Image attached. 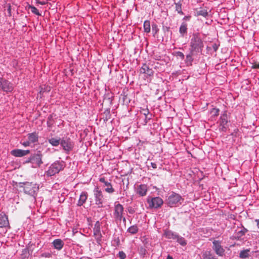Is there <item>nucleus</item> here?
Returning a JSON list of instances; mask_svg holds the SVG:
<instances>
[{"instance_id":"14","label":"nucleus","mask_w":259,"mask_h":259,"mask_svg":"<svg viewBox=\"0 0 259 259\" xmlns=\"http://www.w3.org/2000/svg\"><path fill=\"white\" fill-rule=\"evenodd\" d=\"M148 187L145 184H140L137 186L136 193L140 196H144L147 194Z\"/></svg>"},{"instance_id":"27","label":"nucleus","mask_w":259,"mask_h":259,"mask_svg":"<svg viewBox=\"0 0 259 259\" xmlns=\"http://www.w3.org/2000/svg\"><path fill=\"white\" fill-rule=\"evenodd\" d=\"M94 234L101 233L100 223L99 221H97L93 228Z\"/></svg>"},{"instance_id":"1","label":"nucleus","mask_w":259,"mask_h":259,"mask_svg":"<svg viewBox=\"0 0 259 259\" xmlns=\"http://www.w3.org/2000/svg\"><path fill=\"white\" fill-rule=\"evenodd\" d=\"M203 47V42L200 34L198 32L193 33L190 38L189 51L196 53H201Z\"/></svg>"},{"instance_id":"45","label":"nucleus","mask_w":259,"mask_h":259,"mask_svg":"<svg viewBox=\"0 0 259 259\" xmlns=\"http://www.w3.org/2000/svg\"><path fill=\"white\" fill-rule=\"evenodd\" d=\"M80 259H89V258H85V257H81Z\"/></svg>"},{"instance_id":"6","label":"nucleus","mask_w":259,"mask_h":259,"mask_svg":"<svg viewBox=\"0 0 259 259\" xmlns=\"http://www.w3.org/2000/svg\"><path fill=\"white\" fill-rule=\"evenodd\" d=\"M26 162L31 163L32 165V166L34 168L39 167L42 163V154L38 151L36 153L31 155Z\"/></svg>"},{"instance_id":"23","label":"nucleus","mask_w":259,"mask_h":259,"mask_svg":"<svg viewBox=\"0 0 259 259\" xmlns=\"http://www.w3.org/2000/svg\"><path fill=\"white\" fill-rule=\"evenodd\" d=\"M202 259H217L210 251H205L202 253Z\"/></svg>"},{"instance_id":"34","label":"nucleus","mask_w":259,"mask_h":259,"mask_svg":"<svg viewBox=\"0 0 259 259\" xmlns=\"http://www.w3.org/2000/svg\"><path fill=\"white\" fill-rule=\"evenodd\" d=\"M28 8L31 10V11L32 13L37 15L40 16L41 14L39 12L38 10L34 6L29 5Z\"/></svg>"},{"instance_id":"29","label":"nucleus","mask_w":259,"mask_h":259,"mask_svg":"<svg viewBox=\"0 0 259 259\" xmlns=\"http://www.w3.org/2000/svg\"><path fill=\"white\" fill-rule=\"evenodd\" d=\"M144 31L146 33L150 32V22L149 21H145L144 23Z\"/></svg>"},{"instance_id":"30","label":"nucleus","mask_w":259,"mask_h":259,"mask_svg":"<svg viewBox=\"0 0 259 259\" xmlns=\"http://www.w3.org/2000/svg\"><path fill=\"white\" fill-rule=\"evenodd\" d=\"M249 249H246L241 251L239 253V257L241 258H246L248 257L249 256Z\"/></svg>"},{"instance_id":"20","label":"nucleus","mask_w":259,"mask_h":259,"mask_svg":"<svg viewBox=\"0 0 259 259\" xmlns=\"http://www.w3.org/2000/svg\"><path fill=\"white\" fill-rule=\"evenodd\" d=\"M195 54H196V52H191V51H190L189 53L186 55L185 63L186 64L187 66H191L192 65V62L194 60L193 56Z\"/></svg>"},{"instance_id":"39","label":"nucleus","mask_w":259,"mask_h":259,"mask_svg":"<svg viewBox=\"0 0 259 259\" xmlns=\"http://www.w3.org/2000/svg\"><path fill=\"white\" fill-rule=\"evenodd\" d=\"M252 68L253 69H259V62L258 63H254L252 66Z\"/></svg>"},{"instance_id":"36","label":"nucleus","mask_w":259,"mask_h":259,"mask_svg":"<svg viewBox=\"0 0 259 259\" xmlns=\"http://www.w3.org/2000/svg\"><path fill=\"white\" fill-rule=\"evenodd\" d=\"M175 55L176 57L181 58V59H182V60H183L185 58L184 54L182 52H180V51L176 52L175 53Z\"/></svg>"},{"instance_id":"12","label":"nucleus","mask_w":259,"mask_h":259,"mask_svg":"<svg viewBox=\"0 0 259 259\" xmlns=\"http://www.w3.org/2000/svg\"><path fill=\"white\" fill-rule=\"evenodd\" d=\"M212 248L215 253L219 256H222L224 254L225 249L221 245V241L219 240H214L212 242Z\"/></svg>"},{"instance_id":"43","label":"nucleus","mask_w":259,"mask_h":259,"mask_svg":"<svg viewBox=\"0 0 259 259\" xmlns=\"http://www.w3.org/2000/svg\"><path fill=\"white\" fill-rule=\"evenodd\" d=\"M255 222L256 223L257 227L259 229V219L255 220Z\"/></svg>"},{"instance_id":"18","label":"nucleus","mask_w":259,"mask_h":259,"mask_svg":"<svg viewBox=\"0 0 259 259\" xmlns=\"http://www.w3.org/2000/svg\"><path fill=\"white\" fill-rule=\"evenodd\" d=\"M178 234L171 230H165L164 236L167 239L175 240L178 237Z\"/></svg>"},{"instance_id":"8","label":"nucleus","mask_w":259,"mask_h":259,"mask_svg":"<svg viewBox=\"0 0 259 259\" xmlns=\"http://www.w3.org/2000/svg\"><path fill=\"white\" fill-rule=\"evenodd\" d=\"M60 145L66 153H69L74 147L73 142L67 137H63L61 139Z\"/></svg>"},{"instance_id":"25","label":"nucleus","mask_w":259,"mask_h":259,"mask_svg":"<svg viewBox=\"0 0 259 259\" xmlns=\"http://www.w3.org/2000/svg\"><path fill=\"white\" fill-rule=\"evenodd\" d=\"M187 32V24L185 22H183L179 28V32L181 36L184 37V35Z\"/></svg>"},{"instance_id":"7","label":"nucleus","mask_w":259,"mask_h":259,"mask_svg":"<svg viewBox=\"0 0 259 259\" xmlns=\"http://www.w3.org/2000/svg\"><path fill=\"white\" fill-rule=\"evenodd\" d=\"M147 202L149 205V208L151 209H157L162 206L163 203V200L160 197H148Z\"/></svg>"},{"instance_id":"13","label":"nucleus","mask_w":259,"mask_h":259,"mask_svg":"<svg viewBox=\"0 0 259 259\" xmlns=\"http://www.w3.org/2000/svg\"><path fill=\"white\" fill-rule=\"evenodd\" d=\"M99 181L104 184L103 187H105V191L108 193H112L114 192V189L112 187L111 184L105 180L104 178H101Z\"/></svg>"},{"instance_id":"3","label":"nucleus","mask_w":259,"mask_h":259,"mask_svg":"<svg viewBox=\"0 0 259 259\" xmlns=\"http://www.w3.org/2000/svg\"><path fill=\"white\" fill-rule=\"evenodd\" d=\"M184 201V199L179 194L172 192L168 196L166 203L170 207H176L181 205Z\"/></svg>"},{"instance_id":"38","label":"nucleus","mask_w":259,"mask_h":259,"mask_svg":"<svg viewBox=\"0 0 259 259\" xmlns=\"http://www.w3.org/2000/svg\"><path fill=\"white\" fill-rule=\"evenodd\" d=\"M118 256L120 259H125L126 256V254L123 251H119Z\"/></svg>"},{"instance_id":"33","label":"nucleus","mask_w":259,"mask_h":259,"mask_svg":"<svg viewBox=\"0 0 259 259\" xmlns=\"http://www.w3.org/2000/svg\"><path fill=\"white\" fill-rule=\"evenodd\" d=\"M219 111L220 110L218 108H212L210 112L211 118H214L218 116Z\"/></svg>"},{"instance_id":"28","label":"nucleus","mask_w":259,"mask_h":259,"mask_svg":"<svg viewBox=\"0 0 259 259\" xmlns=\"http://www.w3.org/2000/svg\"><path fill=\"white\" fill-rule=\"evenodd\" d=\"M138 227L137 225H133L128 228L127 231L131 234L134 235L138 232Z\"/></svg>"},{"instance_id":"37","label":"nucleus","mask_w":259,"mask_h":259,"mask_svg":"<svg viewBox=\"0 0 259 259\" xmlns=\"http://www.w3.org/2000/svg\"><path fill=\"white\" fill-rule=\"evenodd\" d=\"M149 112L148 109L146 110H143V114L144 115L145 117V123H147V119H150V118L148 117V115L149 114Z\"/></svg>"},{"instance_id":"19","label":"nucleus","mask_w":259,"mask_h":259,"mask_svg":"<svg viewBox=\"0 0 259 259\" xmlns=\"http://www.w3.org/2000/svg\"><path fill=\"white\" fill-rule=\"evenodd\" d=\"M9 226L8 217L4 214L0 215V227H6Z\"/></svg>"},{"instance_id":"40","label":"nucleus","mask_w":259,"mask_h":259,"mask_svg":"<svg viewBox=\"0 0 259 259\" xmlns=\"http://www.w3.org/2000/svg\"><path fill=\"white\" fill-rule=\"evenodd\" d=\"M30 144L31 143L30 142H29L28 140L27 141L24 142L22 143V145H23L24 147L29 146H30Z\"/></svg>"},{"instance_id":"16","label":"nucleus","mask_w":259,"mask_h":259,"mask_svg":"<svg viewBox=\"0 0 259 259\" xmlns=\"http://www.w3.org/2000/svg\"><path fill=\"white\" fill-rule=\"evenodd\" d=\"M88 197V194L85 191H83L81 193L79 196V200H78L77 205L78 206H81L84 204Z\"/></svg>"},{"instance_id":"26","label":"nucleus","mask_w":259,"mask_h":259,"mask_svg":"<svg viewBox=\"0 0 259 259\" xmlns=\"http://www.w3.org/2000/svg\"><path fill=\"white\" fill-rule=\"evenodd\" d=\"M60 138H51L48 139L49 143L51 144L53 146H58L61 143Z\"/></svg>"},{"instance_id":"21","label":"nucleus","mask_w":259,"mask_h":259,"mask_svg":"<svg viewBox=\"0 0 259 259\" xmlns=\"http://www.w3.org/2000/svg\"><path fill=\"white\" fill-rule=\"evenodd\" d=\"M52 244L55 249L60 250L63 248L64 243L62 240L56 239L53 241Z\"/></svg>"},{"instance_id":"4","label":"nucleus","mask_w":259,"mask_h":259,"mask_svg":"<svg viewBox=\"0 0 259 259\" xmlns=\"http://www.w3.org/2000/svg\"><path fill=\"white\" fill-rule=\"evenodd\" d=\"M64 167V164L62 161H57L53 163L49 167V169L46 171V175L48 176H52L58 173Z\"/></svg>"},{"instance_id":"5","label":"nucleus","mask_w":259,"mask_h":259,"mask_svg":"<svg viewBox=\"0 0 259 259\" xmlns=\"http://www.w3.org/2000/svg\"><path fill=\"white\" fill-rule=\"evenodd\" d=\"M124 208L123 206L120 203L116 202L114 205V209L113 212V217L116 221H121L123 220V222L126 221L125 217H123Z\"/></svg>"},{"instance_id":"35","label":"nucleus","mask_w":259,"mask_h":259,"mask_svg":"<svg viewBox=\"0 0 259 259\" xmlns=\"http://www.w3.org/2000/svg\"><path fill=\"white\" fill-rule=\"evenodd\" d=\"M176 10L179 14H183L182 10V7H181V4H180L179 3L176 4Z\"/></svg>"},{"instance_id":"22","label":"nucleus","mask_w":259,"mask_h":259,"mask_svg":"<svg viewBox=\"0 0 259 259\" xmlns=\"http://www.w3.org/2000/svg\"><path fill=\"white\" fill-rule=\"evenodd\" d=\"M38 136L35 132L29 134L28 135V140L29 142L31 143H34L38 141Z\"/></svg>"},{"instance_id":"31","label":"nucleus","mask_w":259,"mask_h":259,"mask_svg":"<svg viewBox=\"0 0 259 259\" xmlns=\"http://www.w3.org/2000/svg\"><path fill=\"white\" fill-rule=\"evenodd\" d=\"M94 236L96 240L97 244L99 245H101L102 244V235L101 233L94 234Z\"/></svg>"},{"instance_id":"9","label":"nucleus","mask_w":259,"mask_h":259,"mask_svg":"<svg viewBox=\"0 0 259 259\" xmlns=\"http://www.w3.org/2000/svg\"><path fill=\"white\" fill-rule=\"evenodd\" d=\"M94 196L96 204L99 207H102L103 206L104 197L101 190L99 189L98 186H96L94 190Z\"/></svg>"},{"instance_id":"2","label":"nucleus","mask_w":259,"mask_h":259,"mask_svg":"<svg viewBox=\"0 0 259 259\" xmlns=\"http://www.w3.org/2000/svg\"><path fill=\"white\" fill-rule=\"evenodd\" d=\"M19 187L23 189L25 194L32 196L34 199H35V197L39 189L38 186L36 184L28 182L20 183Z\"/></svg>"},{"instance_id":"41","label":"nucleus","mask_w":259,"mask_h":259,"mask_svg":"<svg viewBox=\"0 0 259 259\" xmlns=\"http://www.w3.org/2000/svg\"><path fill=\"white\" fill-rule=\"evenodd\" d=\"M212 48L214 50V51H217V50L219 48V46H218L217 44H214L212 45Z\"/></svg>"},{"instance_id":"10","label":"nucleus","mask_w":259,"mask_h":259,"mask_svg":"<svg viewBox=\"0 0 259 259\" xmlns=\"http://www.w3.org/2000/svg\"><path fill=\"white\" fill-rule=\"evenodd\" d=\"M228 122V117L226 111L221 114L220 117L219 124L220 130L223 132H226L227 130V123Z\"/></svg>"},{"instance_id":"11","label":"nucleus","mask_w":259,"mask_h":259,"mask_svg":"<svg viewBox=\"0 0 259 259\" xmlns=\"http://www.w3.org/2000/svg\"><path fill=\"white\" fill-rule=\"evenodd\" d=\"M0 90L5 92H11L13 90V84L8 80L0 77Z\"/></svg>"},{"instance_id":"44","label":"nucleus","mask_w":259,"mask_h":259,"mask_svg":"<svg viewBox=\"0 0 259 259\" xmlns=\"http://www.w3.org/2000/svg\"><path fill=\"white\" fill-rule=\"evenodd\" d=\"M166 259H173L172 257L170 255H168L167 256V258Z\"/></svg>"},{"instance_id":"42","label":"nucleus","mask_w":259,"mask_h":259,"mask_svg":"<svg viewBox=\"0 0 259 259\" xmlns=\"http://www.w3.org/2000/svg\"><path fill=\"white\" fill-rule=\"evenodd\" d=\"M151 164V166L153 168H157V165L155 163H154V162H151L150 163Z\"/></svg>"},{"instance_id":"32","label":"nucleus","mask_w":259,"mask_h":259,"mask_svg":"<svg viewBox=\"0 0 259 259\" xmlns=\"http://www.w3.org/2000/svg\"><path fill=\"white\" fill-rule=\"evenodd\" d=\"M177 242L182 246H185L187 244V241L184 238L179 236L176 238Z\"/></svg>"},{"instance_id":"15","label":"nucleus","mask_w":259,"mask_h":259,"mask_svg":"<svg viewBox=\"0 0 259 259\" xmlns=\"http://www.w3.org/2000/svg\"><path fill=\"white\" fill-rule=\"evenodd\" d=\"M30 151L29 150L14 149L11 151V154L15 157H21L26 155Z\"/></svg>"},{"instance_id":"17","label":"nucleus","mask_w":259,"mask_h":259,"mask_svg":"<svg viewBox=\"0 0 259 259\" xmlns=\"http://www.w3.org/2000/svg\"><path fill=\"white\" fill-rule=\"evenodd\" d=\"M140 71L141 73L145 74L148 76L152 75L154 72L152 69L150 68L146 64L143 65Z\"/></svg>"},{"instance_id":"24","label":"nucleus","mask_w":259,"mask_h":259,"mask_svg":"<svg viewBox=\"0 0 259 259\" xmlns=\"http://www.w3.org/2000/svg\"><path fill=\"white\" fill-rule=\"evenodd\" d=\"M196 16H202L204 17H206L208 16V12L207 10L200 8L196 10Z\"/></svg>"}]
</instances>
